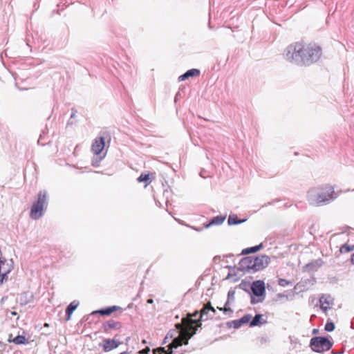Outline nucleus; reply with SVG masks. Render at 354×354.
Masks as SVG:
<instances>
[{
    "label": "nucleus",
    "mask_w": 354,
    "mask_h": 354,
    "mask_svg": "<svg viewBox=\"0 0 354 354\" xmlns=\"http://www.w3.org/2000/svg\"><path fill=\"white\" fill-rule=\"evenodd\" d=\"M322 48L315 43L294 42L284 50L283 58L297 66H310L322 56Z\"/></svg>",
    "instance_id": "nucleus-1"
},
{
    "label": "nucleus",
    "mask_w": 354,
    "mask_h": 354,
    "mask_svg": "<svg viewBox=\"0 0 354 354\" xmlns=\"http://www.w3.org/2000/svg\"><path fill=\"white\" fill-rule=\"evenodd\" d=\"M335 198L333 187L328 185L312 187L307 192L309 204L316 207L328 204Z\"/></svg>",
    "instance_id": "nucleus-2"
},
{
    "label": "nucleus",
    "mask_w": 354,
    "mask_h": 354,
    "mask_svg": "<svg viewBox=\"0 0 354 354\" xmlns=\"http://www.w3.org/2000/svg\"><path fill=\"white\" fill-rule=\"evenodd\" d=\"M183 321L185 325V328L182 330L178 337H174L171 343L169 345L171 350L178 348L183 344H188L189 339L196 333L197 327L195 325L197 324L199 320L191 319L188 324L187 319H183Z\"/></svg>",
    "instance_id": "nucleus-3"
},
{
    "label": "nucleus",
    "mask_w": 354,
    "mask_h": 354,
    "mask_svg": "<svg viewBox=\"0 0 354 354\" xmlns=\"http://www.w3.org/2000/svg\"><path fill=\"white\" fill-rule=\"evenodd\" d=\"M47 205V192H39L38 194V198L37 201L33 203L30 210V216L31 218L37 220L41 218L44 214V212L46 208Z\"/></svg>",
    "instance_id": "nucleus-4"
},
{
    "label": "nucleus",
    "mask_w": 354,
    "mask_h": 354,
    "mask_svg": "<svg viewBox=\"0 0 354 354\" xmlns=\"http://www.w3.org/2000/svg\"><path fill=\"white\" fill-rule=\"evenodd\" d=\"M333 343L324 337H315L310 339V346L313 351L322 353L330 349Z\"/></svg>",
    "instance_id": "nucleus-5"
},
{
    "label": "nucleus",
    "mask_w": 354,
    "mask_h": 354,
    "mask_svg": "<svg viewBox=\"0 0 354 354\" xmlns=\"http://www.w3.org/2000/svg\"><path fill=\"white\" fill-rule=\"evenodd\" d=\"M254 257H247L243 258L239 263L240 269L247 273L253 274L255 273Z\"/></svg>",
    "instance_id": "nucleus-6"
},
{
    "label": "nucleus",
    "mask_w": 354,
    "mask_h": 354,
    "mask_svg": "<svg viewBox=\"0 0 354 354\" xmlns=\"http://www.w3.org/2000/svg\"><path fill=\"white\" fill-rule=\"evenodd\" d=\"M270 263V257L267 255H260L254 257V263L255 272L265 268Z\"/></svg>",
    "instance_id": "nucleus-7"
},
{
    "label": "nucleus",
    "mask_w": 354,
    "mask_h": 354,
    "mask_svg": "<svg viewBox=\"0 0 354 354\" xmlns=\"http://www.w3.org/2000/svg\"><path fill=\"white\" fill-rule=\"evenodd\" d=\"M216 310L212 306L211 303L205 304L201 310L200 320H207L214 317Z\"/></svg>",
    "instance_id": "nucleus-8"
},
{
    "label": "nucleus",
    "mask_w": 354,
    "mask_h": 354,
    "mask_svg": "<svg viewBox=\"0 0 354 354\" xmlns=\"http://www.w3.org/2000/svg\"><path fill=\"white\" fill-rule=\"evenodd\" d=\"M121 344V342L115 339H104L100 344V346L102 347L104 351L109 352L116 348Z\"/></svg>",
    "instance_id": "nucleus-9"
},
{
    "label": "nucleus",
    "mask_w": 354,
    "mask_h": 354,
    "mask_svg": "<svg viewBox=\"0 0 354 354\" xmlns=\"http://www.w3.org/2000/svg\"><path fill=\"white\" fill-rule=\"evenodd\" d=\"M251 290L254 295L261 297L265 295L266 288L263 281H255L251 285Z\"/></svg>",
    "instance_id": "nucleus-10"
},
{
    "label": "nucleus",
    "mask_w": 354,
    "mask_h": 354,
    "mask_svg": "<svg viewBox=\"0 0 354 354\" xmlns=\"http://www.w3.org/2000/svg\"><path fill=\"white\" fill-rule=\"evenodd\" d=\"M104 138L103 137H100L95 140L92 145L91 150L94 154L99 155L104 149Z\"/></svg>",
    "instance_id": "nucleus-11"
},
{
    "label": "nucleus",
    "mask_w": 354,
    "mask_h": 354,
    "mask_svg": "<svg viewBox=\"0 0 354 354\" xmlns=\"http://www.w3.org/2000/svg\"><path fill=\"white\" fill-rule=\"evenodd\" d=\"M321 308L324 312H326L332 304V298L329 295H323L319 298Z\"/></svg>",
    "instance_id": "nucleus-12"
},
{
    "label": "nucleus",
    "mask_w": 354,
    "mask_h": 354,
    "mask_svg": "<svg viewBox=\"0 0 354 354\" xmlns=\"http://www.w3.org/2000/svg\"><path fill=\"white\" fill-rule=\"evenodd\" d=\"M12 259L9 261L0 260V272L8 274L12 270Z\"/></svg>",
    "instance_id": "nucleus-13"
},
{
    "label": "nucleus",
    "mask_w": 354,
    "mask_h": 354,
    "mask_svg": "<svg viewBox=\"0 0 354 354\" xmlns=\"http://www.w3.org/2000/svg\"><path fill=\"white\" fill-rule=\"evenodd\" d=\"M105 332H109L112 329H119L121 328V324L114 320H109L103 325Z\"/></svg>",
    "instance_id": "nucleus-14"
},
{
    "label": "nucleus",
    "mask_w": 354,
    "mask_h": 354,
    "mask_svg": "<svg viewBox=\"0 0 354 354\" xmlns=\"http://www.w3.org/2000/svg\"><path fill=\"white\" fill-rule=\"evenodd\" d=\"M200 75V71L196 68L188 70L184 74L178 77V81H184L190 77L198 76Z\"/></svg>",
    "instance_id": "nucleus-15"
},
{
    "label": "nucleus",
    "mask_w": 354,
    "mask_h": 354,
    "mask_svg": "<svg viewBox=\"0 0 354 354\" xmlns=\"http://www.w3.org/2000/svg\"><path fill=\"white\" fill-rule=\"evenodd\" d=\"M251 319V315H244L243 317H242L241 319H236V320H234L232 322V326L234 328H239V327H241L243 324H247L250 322Z\"/></svg>",
    "instance_id": "nucleus-16"
},
{
    "label": "nucleus",
    "mask_w": 354,
    "mask_h": 354,
    "mask_svg": "<svg viewBox=\"0 0 354 354\" xmlns=\"http://www.w3.org/2000/svg\"><path fill=\"white\" fill-rule=\"evenodd\" d=\"M225 219V216H217L212 218L210 221L205 225V228H208L212 225H221Z\"/></svg>",
    "instance_id": "nucleus-17"
},
{
    "label": "nucleus",
    "mask_w": 354,
    "mask_h": 354,
    "mask_svg": "<svg viewBox=\"0 0 354 354\" xmlns=\"http://www.w3.org/2000/svg\"><path fill=\"white\" fill-rule=\"evenodd\" d=\"M80 302L77 300L73 301L66 308V313L67 315V320H69L74 310L78 307Z\"/></svg>",
    "instance_id": "nucleus-18"
},
{
    "label": "nucleus",
    "mask_w": 354,
    "mask_h": 354,
    "mask_svg": "<svg viewBox=\"0 0 354 354\" xmlns=\"http://www.w3.org/2000/svg\"><path fill=\"white\" fill-rule=\"evenodd\" d=\"M119 308H120L119 306H109L106 308L100 309L99 310L94 311L93 313H100L101 315H109Z\"/></svg>",
    "instance_id": "nucleus-19"
},
{
    "label": "nucleus",
    "mask_w": 354,
    "mask_h": 354,
    "mask_svg": "<svg viewBox=\"0 0 354 354\" xmlns=\"http://www.w3.org/2000/svg\"><path fill=\"white\" fill-rule=\"evenodd\" d=\"M247 219H238L237 216L235 214H232L229 216L227 223L228 225H237L244 223Z\"/></svg>",
    "instance_id": "nucleus-20"
},
{
    "label": "nucleus",
    "mask_w": 354,
    "mask_h": 354,
    "mask_svg": "<svg viewBox=\"0 0 354 354\" xmlns=\"http://www.w3.org/2000/svg\"><path fill=\"white\" fill-rule=\"evenodd\" d=\"M263 248V244L260 243L258 245H255L253 247L248 248L242 250V254H248L250 253H254L257 251L260 250Z\"/></svg>",
    "instance_id": "nucleus-21"
},
{
    "label": "nucleus",
    "mask_w": 354,
    "mask_h": 354,
    "mask_svg": "<svg viewBox=\"0 0 354 354\" xmlns=\"http://www.w3.org/2000/svg\"><path fill=\"white\" fill-rule=\"evenodd\" d=\"M9 342H12L14 344H17V345H19V344H24L26 342V339L23 335H17L14 339H12V340H10L9 339Z\"/></svg>",
    "instance_id": "nucleus-22"
},
{
    "label": "nucleus",
    "mask_w": 354,
    "mask_h": 354,
    "mask_svg": "<svg viewBox=\"0 0 354 354\" xmlns=\"http://www.w3.org/2000/svg\"><path fill=\"white\" fill-rule=\"evenodd\" d=\"M353 250H354V245H348L347 243L344 244L343 245H342L340 249H339V252L341 253H348V252H350L353 251Z\"/></svg>",
    "instance_id": "nucleus-23"
},
{
    "label": "nucleus",
    "mask_w": 354,
    "mask_h": 354,
    "mask_svg": "<svg viewBox=\"0 0 354 354\" xmlns=\"http://www.w3.org/2000/svg\"><path fill=\"white\" fill-rule=\"evenodd\" d=\"M261 319H262L261 315H259V314L256 315L254 316V317L253 318V319L251 321L250 326H258V325L262 324Z\"/></svg>",
    "instance_id": "nucleus-24"
},
{
    "label": "nucleus",
    "mask_w": 354,
    "mask_h": 354,
    "mask_svg": "<svg viewBox=\"0 0 354 354\" xmlns=\"http://www.w3.org/2000/svg\"><path fill=\"white\" fill-rule=\"evenodd\" d=\"M138 181L140 183L146 182L147 183L145 185V187H146L151 182L150 178H149V174H141L138 178Z\"/></svg>",
    "instance_id": "nucleus-25"
},
{
    "label": "nucleus",
    "mask_w": 354,
    "mask_h": 354,
    "mask_svg": "<svg viewBox=\"0 0 354 354\" xmlns=\"http://www.w3.org/2000/svg\"><path fill=\"white\" fill-rule=\"evenodd\" d=\"M335 329V324L332 322H327L325 325V330L328 332H331Z\"/></svg>",
    "instance_id": "nucleus-26"
},
{
    "label": "nucleus",
    "mask_w": 354,
    "mask_h": 354,
    "mask_svg": "<svg viewBox=\"0 0 354 354\" xmlns=\"http://www.w3.org/2000/svg\"><path fill=\"white\" fill-rule=\"evenodd\" d=\"M278 284L282 287H286L290 284V282L284 279H279L278 281Z\"/></svg>",
    "instance_id": "nucleus-27"
},
{
    "label": "nucleus",
    "mask_w": 354,
    "mask_h": 354,
    "mask_svg": "<svg viewBox=\"0 0 354 354\" xmlns=\"http://www.w3.org/2000/svg\"><path fill=\"white\" fill-rule=\"evenodd\" d=\"M174 333H179V334H180L179 331H178V330H173V331H169V332L167 333V335H166L165 339H167V338H169H169H173V337H174Z\"/></svg>",
    "instance_id": "nucleus-28"
},
{
    "label": "nucleus",
    "mask_w": 354,
    "mask_h": 354,
    "mask_svg": "<svg viewBox=\"0 0 354 354\" xmlns=\"http://www.w3.org/2000/svg\"><path fill=\"white\" fill-rule=\"evenodd\" d=\"M7 274H3L2 272H0V282L2 283L5 278L6 277Z\"/></svg>",
    "instance_id": "nucleus-29"
},
{
    "label": "nucleus",
    "mask_w": 354,
    "mask_h": 354,
    "mask_svg": "<svg viewBox=\"0 0 354 354\" xmlns=\"http://www.w3.org/2000/svg\"><path fill=\"white\" fill-rule=\"evenodd\" d=\"M150 349L149 348H146L145 349H143L142 351H140V354H147L148 352H149Z\"/></svg>",
    "instance_id": "nucleus-30"
},
{
    "label": "nucleus",
    "mask_w": 354,
    "mask_h": 354,
    "mask_svg": "<svg viewBox=\"0 0 354 354\" xmlns=\"http://www.w3.org/2000/svg\"><path fill=\"white\" fill-rule=\"evenodd\" d=\"M227 295H228V297H229V298L233 297H234V291H233V290H230V291L228 292Z\"/></svg>",
    "instance_id": "nucleus-31"
},
{
    "label": "nucleus",
    "mask_w": 354,
    "mask_h": 354,
    "mask_svg": "<svg viewBox=\"0 0 354 354\" xmlns=\"http://www.w3.org/2000/svg\"><path fill=\"white\" fill-rule=\"evenodd\" d=\"M259 301H262V300H257V301H256V300L254 299V298H252V299H251V303H252V304H256V303H257V302H259Z\"/></svg>",
    "instance_id": "nucleus-32"
},
{
    "label": "nucleus",
    "mask_w": 354,
    "mask_h": 354,
    "mask_svg": "<svg viewBox=\"0 0 354 354\" xmlns=\"http://www.w3.org/2000/svg\"><path fill=\"white\" fill-rule=\"evenodd\" d=\"M101 160H102V158H101L100 159V160H98V161H96V162L93 161V162H92V165L95 166V167H96V166H98V163H99V162H100Z\"/></svg>",
    "instance_id": "nucleus-33"
},
{
    "label": "nucleus",
    "mask_w": 354,
    "mask_h": 354,
    "mask_svg": "<svg viewBox=\"0 0 354 354\" xmlns=\"http://www.w3.org/2000/svg\"><path fill=\"white\" fill-rule=\"evenodd\" d=\"M153 300L152 299H149L147 300V303H148V304H153Z\"/></svg>",
    "instance_id": "nucleus-34"
},
{
    "label": "nucleus",
    "mask_w": 354,
    "mask_h": 354,
    "mask_svg": "<svg viewBox=\"0 0 354 354\" xmlns=\"http://www.w3.org/2000/svg\"><path fill=\"white\" fill-rule=\"evenodd\" d=\"M198 314V311H196V312H195V313L192 315V317H196V315H197Z\"/></svg>",
    "instance_id": "nucleus-35"
},
{
    "label": "nucleus",
    "mask_w": 354,
    "mask_h": 354,
    "mask_svg": "<svg viewBox=\"0 0 354 354\" xmlns=\"http://www.w3.org/2000/svg\"><path fill=\"white\" fill-rule=\"evenodd\" d=\"M11 315L13 316H15V315H17V313L15 311H12V312H11Z\"/></svg>",
    "instance_id": "nucleus-36"
},
{
    "label": "nucleus",
    "mask_w": 354,
    "mask_h": 354,
    "mask_svg": "<svg viewBox=\"0 0 354 354\" xmlns=\"http://www.w3.org/2000/svg\"><path fill=\"white\" fill-rule=\"evenodd\" d=\"M351 261L354 263V254L352 255Z\"/></svg>",
    "instance_id": "nucleus-37"
},
{
    "label": "nucleus",
    "mask_w": 354,
    "mask_h": 354,
    "mask_svg": "<svg viewBox=\"0 0 354 354\" xmlns=\"http://www.w3.org/2000/svg\"><path fill=\"white\" fill-rule=\"evenodd\" d=\"M176 326H177V328L179 329V328H180V324H177V325H176Z\"/></svg>",
    "instance_id": "nucleus-38"
},
{
    "label": "nucleus",
    "mask_w": 354,
    "mask_h": 354,
    "mask_svg": "<svg viewBox=\"0 0 354 354\" xmlns=\"http://www.w3.org/2000/svg\"><path fill=\"white\" fill-rule=\"evenodd\" d=\"M220 310H223L222 308H218Z\"/></svg>",
    "instance_id": "nucleus-39"
},
{
    "label": "nucleus",
    "mask_w": 354,
    "mask_h": 354,
    "mask_svg": "<svg viewBox=\"0 0 354 354\" xmlns=\"http://www.w3.org/2000/svg\"><path fill=\"white\" fill-rule=\"evenodd\" d=\"M224 310H225V311H227L228 310L225 307Z\"/></svg>",
    "instance_id": "nucleus-40"
},
{
    "label": "nucleus",
    "mask_w": 354,
    "mask_h": 354,
    "mask_svg": "<svg viewBox=\"0 0 354 354\" xmlns=\"http://www.w3.org/2000/svg\"><path fill=\"white\" fill-rule=\"evenodd\" d=\"M120 354H126V352H122Z\"/></svg>",
    "instance_id": "nucleus-41"
}]
</instances>
